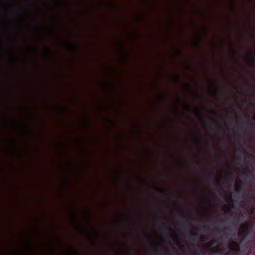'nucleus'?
I'll use <instances>...</instances> for the list:
<instances>
[{
    "instance_id": "obj_1",
    "label": "nucleus",
    "mask_w": 255,
    "mask_h": 255,
    "mask_svg": "<svg viewBox=\"0 0 255 255\" xmlns=\"http://www.w3.org/2000/svg\"><path fill=\"white\" fill-rule=\"evenodd\" d=\"M244 123L245 121L242 119L241 122L238 124V128L239 130L244 129L246 131H252L253 128L255 127L254 125L252 123H246L245 125H243V123Z\"/></svg>"
},
{
    "instance_id": "obj_2",
    "label": "nucleus",
    "mask_w": 255,
    "mask_h": 255,
    "mask_svg": "<svg viewBox=\"0 0 255 255\" xmlns=\"http://www.w3.org/2000/svg\"><path fill=\"white\" fill-rule=\"evenodd\" d=\"M229 247L233 252L232 255H237V253L240 251L239 243L236 241L232 242L230 245Z\"/></svg>"
},
{
    "instance_id": "obj_3",
    "label": "nucleus",
    "mask_w": 255,
    "mask_h": 255,
    "mask_svg": "<svg viewBox=\"0 0 255 255\" xmlns=\"http://www.w3.org/2000/svg\"><path fill=\"white\" fill-rule=\"evenodd\" d=\"M179 221L181 222V227L186 234L190 233V230L187 228V225H190V222L188 219L183 221L182 219L180 218Z\"/></svg>"
},
{
    "instance_id": "obj_4",
    "label": "nucleus",
    "mask_w": 255,
    "mask_h": 255,
    "mask_svg": "<svg viewBox=\"0 0 255 255\" xmlns=\"http://www.w3.org/2000/svg\"><path fill=\"white\" fill-rule=\"evenodd\" d=\"M237 151L239 152V154L238 155L237 159L239 161H241L244 155V161L245 162H247L249 157H247L245 155V151L240 148H239L238 149Z\"/></svg>"
},
{
    "instance_id": "obj_5",
    "label": "nucleus",
    "mask_w": 255,
    "mask_h": 255,
    "mask_svg": "<svg viewBox=\"0 0 255 255\" xmlns=\"http://www.w3.org/2000/svg\"><path fill=\"white\" fill-rule=\"evenodd\" d=\"M248 229V225L244 226L242 228L241 230L238 232V236L239 237H244L246 235L247 233Z\"/></svg>"
},
{
    "instance_id": "obj_6",
    "label": "nucleus",
    "mask_w": 255,
    "mask_h": 255,
    "mask_svg": "<svg viewBox=\"0 0 255 255\" xmlns=\"http://www.w3.org/2000/svg\"><path fill=\"white\" fill-rule=\"evenodd\" d=\"M235 190L238 192H241L244 190V186L238 182H236L234 185Z\"/></svg>"
},
{
    "instance_id": "obj_7",
    "label": "nucleus",
    "mask_w": 255,
    "mask_h": 255,
    "mask_svg": "<svg viewBox=\"0 0 255 255\" xmlns=\"http://www.w3.org/2000/svg\"><path fill=\"white\" fill-rule=\"evenodd\" d=\"M154 253L156 255H163V250L162 248L158 246L154 249Z\"/></svg>"
},
{
    "instance_id": "obj_8",
    "label": "nucleus",
    "mask_w": 255,
    "mask_h": 255,
    "mask_svg": "<svg viewBox=\"0 0 255 255\" xmlns=\"http://www.w3.org/2000/svg\"><path fill=\"white\" fill-rule=\"evenodd\" d=\"M159 229L163 232H165L168 229H171V228H169V227L166 225V224L163 223L159 226Z\"/></svg>"
},
{
    "instance_id": "obj_9",
    "label": "nucleus",
    "mask_w": 255,
    "mask_h": 255,
    "mask_svg": "<svg viewBox=\"0 0 255 255\" xmlns=\"http://www.w3.org/2000/svg\"><path fill=\"white\" fill-rule=\"evenodd\" d=\"M183 158H184V159H181V161L182 162H183L184 163H187L190 162V160L186 154H184Z\"/></svg>"
},
{
    "instance_id": "obj_10",
    "label": "nucleus",
    "mask_w": 255,
    "mask_h": 255,
    "mask_svg": "<svg viewBox=\"0 0 255 255\" xmlns=\"http://www.w3.org/2000/svg\"><path fill=\"white\" fill-rule=\"evenodd\" d=\"M14 15L17 17H21L22 15L21 11L19 10H16L13 12Z\"/></svg>"
},
{
    "instance_id": "obj_11",
    "label": "nucleus",
    "mask_w": 255,
    "mask_h": 255,
    "mask_svg": "<svg viewBox=\"0 0 255 255\" xmlns=\"http://www.w3.org/2000/svg\"><path fill=\"white\" fill-rule=\"evenodd\" d=\"M250 213L255 218V207H252L250 209Z\"/></svg>"
},
{
    "instance_id": "obj_12",
    "label": "nucleus",
    "mask_w": 255,
    "mask_h": 255,
    "mask_svg": "<svg viewBox=\"0 0 255 255\" xmlns=\"http://www.w3.org/2000/svg\"><path fill=\"white\" fill-rule=\"evenodd\" d=\"M250 60L253 64H255V59L254 57L250 58Z\"/></svg>"
},
{
    "instance_id": "obj_13",
    "label": "nucleus",
    "mask_w": 255,
    "mask_h": 255,
    "mask_svg": "<svg viewBox=\"0 0 255 255\" xmlns=\"http://www.w3.org/2000/svg\"><path fill=\"white\" fill-rule=\"evenodd\" d=\"M160 191L161 193L163 194H166L167 193V191L165 189H161Z\"/></svg>"
},
{
    "instance_id": "obj_14",
    "label": "nucleus",
    "mask_w": 255,
    "mask_h": 255,
    "mask_svg": "<svg viewBox=\"0 0 255 255\" xmlns=\"http://www.w3.org/2000/svg\"><path fill=\"white\" fill-rule=\"evenodd\" d=\"M211 154H212V155H214V158H215V159H216V160H219V157H218V156H217L215 155L214 154H213V152H211Z\"/></svg>"
},
{
    "instance_id": "obj_15",
    "label": "nucleus",
    "mask_w": 255,
    "mask_h": 255,
    "mask_svg": "<svg viewBox=\"0 0 255 255\" xmlns=\"http://www.w3.org/2000/svg\"><path fill=\"white\" fill-rule=\"evenodd\" d=\"M186 109L188 112H189L190 111V107L189 105L186 106Z\"/></svg>"
},
{
    "instance_id": "obj_16",
    "label": "nucleus",
    "mask_w": 255,
    "mask_h": 255,
    "mask_svg": "<svg viewBox=\"0 0 255 255\" xmlns=\"http://www.w3.org/2000/svg\"><path fill=\"white\" fill-rule=\"evenodd\" d=\"M175 80L177 81L180 80V77L178 75H176L175 77Z\"/></svg>"
},
{
    "instance_id": "obj_17",
    "label": "nucleus",
    "mask_w": 255,
    "mask_h": 255,
    "mask_svg": "<svg viewBox=\"0 0 255 255\" xmlns=\"http://www.w3.org/2000/svg\"><path fill=\"white\" fill-rule=\"evenodd\" d=\"M190 240L192 241H194L195 240V238L194 237H190Z\"/></svg>"
},
{
    "instance_id": "obj_18",
    "label": "nucleus",
    "mask_w": 255,
    "mask_h": 255,
    "mask_svg": "<svg viewBox=\"0 0 255 255\" xmlns=\"http://www.w3.org/2000/svg\"><path fill=\"white\" fill-rule=\"evenodd\" d=\"M49 54V50H47L45 54L47 55H48Z\"/></svg>"
},
{
    "instance_id": "obj_19",
    "label": "nucleus",
    "mask_w": 255,
    "mask_h": 255,
    "mask_svg": "<svg viewBox=\"0 0 255 255\" xmlns=\"http://www.w3.org/2000/svg\"><path fill=\"white\" fill-rule=\"evenodd\" d=\"M222 143H223V145H224V146H226V143H225V142L224 141L222 142Z\"/></svg>"
},
{
    "instance_id": "obj_20",
    "label": "nucleus",
    "mask_w": 255,
    "mask_h": 255,
    "mask_svg": "<svg viewBox=\"0 0 255 255\" xmlns=\"http://www.w3.org/2000/svg\"><path fill=\"white\" fill-rule=\"evenodd\" d=\"M232 121H233L232 118H231V119L228 121V122H230V123H232Z\"/></svg>"
},
{
    "instance_id": "obj_21",
    "label": "nucleus",
    "mask_w": 255,
    "mask_h": 255,
    "mask_svg": "<svg viewBox=\"0 0 255 255\" xmlns=\"http://www.w3.org/2000/svg\"><path fill=\"white\" fill-rule=\"evenodd\" d=\"M69 45H70V46L72 48H74V46H73L72 44L70 43V44H69Z\"/></svg>"
},
{
    "instance_id": "obj_22",
    "label": "nucleus",
    "mask_w": 255,
    "mask_h": 255,
    "mask_svg": "<svg viewBox=\"0 0 255 255\" xmlns=\"http://www.w3.org/2000/svg\"><path fill=\"white\" fill-rule=\"evenodd\" d=\"M207 205L209 208H210L211 207V205L210 203H208Z\"/></svg>"
},
{
    "instance_id": "obj_23",
    "label": "nucleus",
    "mask_w": 255,
    "mask_h": 255,
    "mask_svg": "<svg viewBox=\"0 0 255 255\" xmlns=\"http://www.w3.org/2000/svg\"><path fill=\"white\" fill-rule=\"evenodd\" d=\"M231 48L233 49H234V46H233V45L232 44L231 45Z\"/></svg>"
},
{
    "instance_id": "obj_24",
    "label": "nucleus",
    "mask_w": 255,
    "mask_h": 255,
    "mask_svg": "<svg viewBox=\"0 0 255 255\" xmlns=\"http://www.w3.org/2000/svg\"><path fill=\"white\" fill-rule=\"evenodd\" d=\"M212 112H213V113H214V114H217V112H216V111H213Z\"/></svg>"
},
{
    "instance_id": "obj_25",
    "label": "nucleus",
    "mask_w": 255,
    "mask_h": 255,
    "mask_svg": "<svg viewBox=\"0 0 255 255\" xmlns=\"http://www.w3.org/2000/svg\"><path fill=\"white\" fill-rule=\"evenodd\" d=\"M187 85L188 87H190V85L188 84H187Z\"/></svg>"
},
{
    "instance_id": "obj_26",
    "label": "nucleus",
    "mask_w": 255,
    "mask_h": 255,
    "mask_svg": "<svg viewBox=\"0 0 255 255\" xmlns=\"http://www.w3.org/2000/svg\"><path fill=\"white\" fill-rule=\"evenodd\" d=\"M63 110L65 111L66 110V109L65 108H63Z\"/></svg>"
},
{
    "instance_id": "obj_27",
    "label": "nucleus",
    "mask_w": 255,
    "mask_h": 255,
    "mask_svg": "<svg viewBox=\"0 0 255 255\" xmlns=\"http://www.w3.org/2000/svg\"><path fill=\"white\" fill-rule=\"evenodd\" d=\"M83 233H85V231L83 230H81Z\"/></svg>"
},
{
    "instance_id": "obj_28",
    "label": "nucleus",
    "mask_w": 255,
    "mask_h": 255,
    "mask_svg": "<svg viewBox=\"0 0 255 255\" xmlns=\"http://www.w3.org/2000/svg\"><path fill=\"white\" fill-rule=\"evenodd\" d=\"M179 100H180V101L181 100V99L180 97H179Z\"/></svg>"
},
{
    "instance_id": "obj_29",
    "label": "nucleus",
    "mask_w": 255,
    "mask_h": 255,
    "mask_svg": "<svg viewBox=\"0 0 255 255\" xmlns=\"http://www.w3.org/2000/svg\"><path fill=\"white\" fill-rule=\"evenodd\" d=\"M221 222H224V221H223V220H221Z\"/></svg>"
},
{
    "instance_id": "obj_30",
    "label": "nucleus",
    "mask_w": 255,
    "mask_h": 255,
    "mask_svg": "<svg viewBox=\"0 0 255 255\" xmlns=\"http://www.w3.org/2000/svg\"><path fill=\"white\" fill-rule=\"evenodd\" d=\"M131 253L132 254V250L131 249Z\"/></svg>"
},
{
    "instance_id": "obj_31",
    "label": "nucleus",
    "mask_w": 255,
    "mask_h": 255,
    "mask_svg": "<svg viewBox=\"0 0 255 255\" xmlns=\"http://www.w3.org/2000/svg\"><path fill=\"white\" fill-rule=\"evenodd\" d=\"M232 177H234V176H231ZM238 177H239L240 176H237Z\"/></svg>"
},
{
    "instance_id": "obj_32",
    "label": "nucleus",
    "mask_w": 255,
    "mask_h": 255,
    "mask_svg": "<svg viewBox=\"0 0 255 255\" xmlns=\"http://www.w3.org/2000/svg\"><path fill=\"white\" fill-rule=\"evenodd\" d=\"M197 111L199 112H200L199 110H197Z\"/></svg>"
},
{
    "instance_id": "obj_33",
    "label": "nucleus",
    "mask_w": 255,
    "mask_h": 255,
    "mask_svg": "<svg viewBox=\"0 0 255 255\" xmlns=\"http://www.w3.org/2000/svg\"><path fill=\"white\" fill-rule=\"evenodd\" d=\"M246 177H248L249 176H246ZM252 177H253L254 176H252Z\"/></svg>"
}]
</instances>
